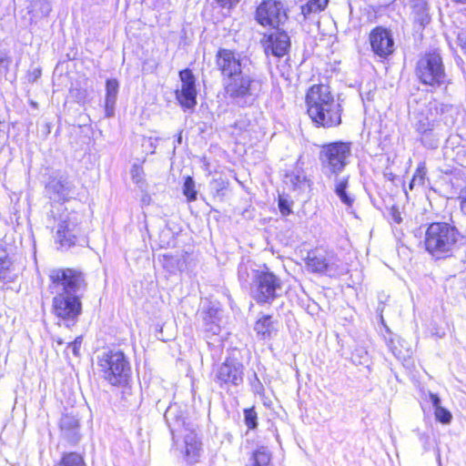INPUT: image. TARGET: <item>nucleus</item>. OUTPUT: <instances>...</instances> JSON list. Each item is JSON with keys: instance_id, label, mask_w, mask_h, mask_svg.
Here are the masks:
<instances>
[{"instance_id": "nucleus-11", "label": "nucleus", "mask_w": 466, "mask_h": 466, "mask_svg": "<svg viewBox=\"0 0 466 466\" xmlns=\"http://www.w3.org/2000/svg\"><path fill=\"white\" fill-rule=\"evenodd\" d=\"M306 267L313 273L325 274L329 277L342 275L346 268L333 251L315 250L308 254Z\"/></svg>"}, {"instance_id": "nucleus-20", "label": "nucleus", "mask_w": 466, "mask_h": 466, "mask_svg": "<svg viewBox=\"0 0 466 466\" xmlns=\"http://www.w3.org/2000/svg\"><path fill=\"white\" fill-rule=\"evenodd\" d=\"M271 459L270 451L267 447L260 446L249 454L246 466H273Z\"/></svg>"}, {"instance_id": "nucleus-9", "label": "nucleus", "mask_w": 466, "mask_h": 466, "mask_svg": "<svg viewBox=\"0 0 466 466\" xmlns=\"http://www.w3.org/2000/svg\"><path fill=\"white\" fill-rule=\"evenodd\" d=\"M446 106L436 100L430 101L424 109L416 116L414 127L420 135L421 143L428 147H436L438 139L432 137L437 116L444 112Z\"/></svg>"}, {"instance_id": "nucleus-10", "label": "nucleus", "mask_w": 466, "mask_h": 466, "mask_svg": "<svg viewBox=\"0 0 466 466\" xmlns=\"http://www.w3.org/2000/svg\"><path fill=\"white\" fill-rule=\"evenodd\" d=\"M82 220L83 215L76 211H69L60 215L55 239L62 248L67 249L77 244L83 233L81 228Z\"/></svg>"}, {"instance_id": "nucleus-4", "label": "nucleus", "mask_w": 466, "mask_h": 466, "mask_svg": "<svg viewBox=\"0 0 466 466\" xmlns=\"http://www.w3.org/2000/svg\"><path fill=\"white\" fill-rule=\"evenodd\" d=\"M97 366L101 376L114 386L126 384L130 377L129 361L120 350H107L99 354Z\"/></svg>"}, {"instance_id": "nucleus-25", "label": "nucleus", "mask_w": 466, "mask_h": 466, "mask_svg": "<svg viewBox=\"0 0 466 466\" xmlns=\"http://www.w3.org/2000/svg\"><path fill=\"white\" fill-rule=\"evenodd\" d=\"M60 427L67 438L74 441L76 440L77 429L79 427V420L76 416L73 414H65L61 418Z\"/></svg>"}, {"instance_id": "nucleus-33", "label": "nucleus", "mask_w": 466, "mask_h": 466, "mask_svg": "<svg viewBox=\"0 0 466 466\" xmlns=\"http://www.w3.org/2000/svg\"><path fill=\"white\" fill-rule=\"evenodd\" d=\"M245 423L247 427L253 430L257 427V412L254 408L244 410Z\"/></svg>"}, {"instance_id": "nucleus-24", "label": "nucleus", "mask_w": 466, "mask_h": 466, "mask_svg": "<svg viewBox=\"0 0 466 466\" xmlns=\"http://www.w3.org/2000/svg\"><path fill=\"white\" fill-rule=\"evenodd\" d=\"M15 278L14 265L8 258L7 252L5 249H0V279L11 282Z\"/></svg>"}, {"instance_id": "nucleus-1", "label": "nucleus", "mask_w": 466, "mask_h": 466, "mask_svg": "<svg viewBox=\"0 0 466 466\" xmlns=\"http://www.w3.org/2000/svg\"><path fill=\"white\" fill-rule=\"evenodd\" d=\"M50 289L55 294L52 300L54 315L66 327L74 326L82 313L81 293L86 289L82 272L73 268L50 270Z\"/></svg>"}, {"instance_id": "nucleus-44", "label": "nucleus", "mask_w": 466, "mask_h": 466, "mask_svg": "<svg viewBox=\"0 0 466 466\" xmlns=\"http://www.w3.org/2000/svg\"><path fill=\"white\" fill-rule=\"evenodd\" d=\"M4 62H6V64L9 63V61L7 60L6 57H0V63H4Z\"/></svg>"}, {"instance_id": "nucleus-47", "label": "nucleus", "mask_w": 466, "mask_h": 466, "mask_svg": "<svg viewBox=\"0 0 466 466\" xmlns=\"http://www.w3.org/2000/svg\"><path fill=\"white\" fill-rule=\"evenodd\" d=\"M31 105H32L34 107H36V103H35V102H31Z\"/></svg>"}, {"instance_id": "nucleus-27", "label": "nucleus", "mask_w": 466, "mask_h": 466, "mask_svg": "<svg viewBox=\"0 0 466 466\" xmlns=\"http://www.w3.org/2000/svg\"><path fill=\"white\" fill-rule=\"evenodd\" d=\"M348 187V178H342L336 181L335 185V193L339 198L341 202L345 204L347 207H351L354 201V198L349 195L346 191Z\"/></svg>"}, {"instance_id": "nucleus-34", "label": "nucleus", "mask_w": 466, "mask_h": 466, "mask_svg": "<svg viewBox=\"0 0 466 466\" xmlns=\"http://www.w3.org/2000/svg\"><path fill=\"white\" fill-rule=\"evenodd\" d=\"M131 177L134 183L141 186L144 183V170L140 165H133L131 168Z\"/></svg>"}, {"instance_id": "nucleus-36", "label": "nucleus", "mask_w": 466, "mask_h": 466, "mask_svg": "<svg viewBox=\"0 0 466 466\" xmlns=\"http://www.w3.org/2000/svg\"><path fill=\"white\" fill-rule=\"evenodd\" d=\"M279 208L282 216H288L291 213L289 202L282 197L279 198Z\"/></svg>"}, {"instance_id": "nucleus-32", "label": "nucleus", "mask_w": 466, "mask_h": 466, "mask_svg": "<svg viewBox=\"0 0 466 466\" xmlns=\"http://www.w3.org/2000/svg\"><path fill=\"white\" fill-rule=\"evenodd\" d=\"M201 445H185V457L190 463L196 462L200 456Z\"/></svg>"}, {"instance_id": "nucleus-2", "label": "nucleus", "mask_w": 466, "mask_h": 466, "mask_svg": "<svg viewBox=\"0 0 466 466\" xmlns=\"http://www.w3.org/2000/svg\"><path fill=\"white\" fill-rule=\"evenodd\" d=\"M306 106L309 116L318 126L332 127L341 122V105L326 85H313L309 88Z\"/></svg>"}, {"instance_id": "nucleus-45", "label": "nucleus", "mask_w": 466, "mask_h": 466, "mask_svg": "<svg viewBox=\"0 0 466 466\" xmlns=\"http://www.w3.org/2000/svg\"><path fill=\"white\" fill-rule=\"evenodd\" d=\"M453 2H456V3H460V4H464L466 3V0H452Z\"/></svg>"}, {"instance_id": "nucleus-29", "label": "nucleus", "mask_w": 466, "mask_h": 466, "mask_svg": "<svg viewBox=\"0 0 466 466\" xmlns=\"http://www.w3.org/2000/svg\"><path fill=\"white\" fill-rule=\"evenodd\" d=\"M329 0H309L302 6V13L306 15L310 13L322 11L328 5Z\"/></svg>"}, {"instance_id": "nucleus-40", "label": "nucleus", "mask_w": 466, "mask_h": 466, "mask_svg": "<svg viewBox=\"0 0 466 466\" xmlns=\"http://www.w3.org/2000/svg\"><path fill=\"white\" fill-rule=\"evenodd\" d=\"M460 199L461 212L466 216V189L461 192Z\"/></svg>"}, {"instance_id": "nucleus-5", "label": "nucleus", "mask_w": 466, "mask_h": 466, "mask_svg": "<svg viewBox=\"0 0 466 466\" xmlns=\"http://www.w3.org/2000/svg\"><path fill=\"white\" fill-rule=\"evenodd\" d=\"M250 294L258 304L272 303L283 291L282 280L268 269L251 268Z\"/></svg>"}, {"instance_id": "nucleus-31", "label": "nucleus", "mask_w": 466, "mask_h": 466, "mask_svg": "<svg viewBox=\"0 0 466 466\" xmlns=\"http://www.w3.org/2000/svg\"><path fill=\"white\" fill-rule=\"evenodd\" d=\"M426 176V169L425 167L420 166L416 171L415 174L412 177V179L410 183V189H413L415 186H422L424 184Z\"/></svg>"}, {"instance_id": "nucleus-30", "label": "nucleus", "mask_w": 466, "mask_h": 466, "mask_svg": "<svg viewBox=\"0 0 466 466\" xmlns=\"http://www.w3.org/2000/svg\"><path fill=\"white\" fill-rule=\"evenodd\" d=\"M183 194L188 201L197 199V190L195 189V181L191 177H187L183 185Z\"/></svg>"}, {"instance_id": "nucleus-18", "label": "nucleus", "mask_w": 466, "mask_h": 466, "mask_svg": "<svg viewBox=\"0 0 466 466\" xmlns=\"http://www.w3.org/2000/svg\"><path fill=\"white\" fill-rule=\"evenodd\" d=\"M72 188L73 185L66 176L52 177L46 186L49 198L55 201L66 200Z\"/></svg>"}, {"instance_id": "nucleus-46", "label": "nucleus", "mask_w": 466, "mask_h": 466, "mask_svg": "<svg viewBox=\"0 0 466 466\" xmlns=\"http://www.w3.org/2000/svg\"><path fill=\"white\" fill-rule=\"evenodd\" d=\"M181 140H182V137H181V134L178 136L177 137V142L180 144L181 143Z\"/></svg>"}, {"instance_id": "nucleus-21", "label": "nucleus", "mask_w": 466, "mask_h": 466, "mask_svg": "<svg viewBox=\"0 0 466 466\" xmlns=\"http://www.w3.org/2000/svg\"><path fill=\"white\" fill-rule=\"evenodd\" d=\"M414 20L420 25L429 23L428 0H408Z\"/></svg>"}, {"instance_id": "nucleus-39", "label": "nucleus", "mask_w": 466, "mask_h": 466, "mask_svg": "<svg viewBox=\"0 0 466 466\" xmlns=\"http://www.w3.org/2000/svg\"><path fill=\"white\" fill-rule=\"evenodd\" d=\"M245 275L247 277L249 276V273L248 272V267L247 266H241L238 268V277L241 280H244L245 282H248V279L245 278Z\"/></svg>"}, {"instance_id": "nucleus-37", "label": "nucleus", "mask_w": 466, "mask_h": 466, "mask_svg": "<svg viewBox=\"0 0 466 466\" xmlns=\"http://www.w3.org/2000/svg\"><path fill=\"white\" fill-rule=\"evenodd\" d=\"M184 443L185 445H201L199 439L198 438V435L193 431H190L188 433L185 434L184 436Z\"/></svg>"}, {"instance_id": "nucleus-22", "label": "nucleus", "mask_w": 466, "mask_h": 466, "mask_svg": "<svg viewBox=\"0 0 466 466\" xmlns=\"http://www.w3.org/2000/svg\"><path fill=\"white\" fill-rule=\"evenodd\" d=\"M118 82L116 79H108L106 83V116H112L114 114V107L116 105L117 93H118Z\"/></svg>"}, {"instance_id": "nucleus-15", "label": "nucleus", "mask_w": 466, "mask_h": 466, "mask_svg": "<svg viewBox=\"0 0 466 466\" xmlns=\"http://www.w3.org/2000/svg\"><path fill=\"white\" fill-rule=\"evenodd\" d=\"M181 81L180 90H177L176 97L181 106L191 109L197 104L196 78L190 69L179 72Z\"/></svg>"}, {"instance_id": "nucleus-41", "label": "nucleus", "mask_w": 466, "mask_h": 466, "mask_svg": "<svg viewBox=\"0 0 466 466\" xmlns=\"http://www.w3.org/2000/svg\"><path fill=\"white\" fill-rule=\"evenodd\" d=\"M217 1L223 7H226V6L231 7V6L237 5L240 0H217Z\"/></svg>"}, {"instance_id": "nucleus-14", "label": "nucleus", "mask_w": 466, "mask_h": 466, "mask_svg": "<svg viewBox=\"0 0 466 466\" xmlns=\"http://www.w3.org/2000/svg\"><path fill=\"white\" fill-rule=\"evenodd\" d=\"M215 381L220 387L241 384L243 381V365L236 360L227 359L218 368Z\"/></svg>"}, {"instance_id": "nucleus-19", "label": "nucleus", "mask_w": 466, "mask_h": 466, "mask_svg": "<svg viewBox=\"0 0 466 466\" xmlns=\"http://www.w3.org/2000/svg\"><path fill=\"white\" fill-rule=\"evenodd\" d=\"M424 400L431 403L434 408V415L438 421L442 424H449L451 420V413L441 406V399L438 395L429 391L424 394Z\"/></svg>"}, {"instance_id": "nucleus-42", "label": "nucleus", "mask_w": 466, "mask_h": 466, "mask_svg": "<svg viewBox=\"0 0 466 466\" xmlns=\"http://www.w3.org/2000/svg\"><path fill=\"white\" fill-rule=\"evenodd\" d=\"M458 43L460 46L466 51V33H460L458 35Z\"/></svg>"}, {"instance_id": "nucleus-6", "label": "nucleus", "mask_w": 466, "mask_h": 466, "mask_svg": "<svg viewBox=\"0 0 466 466\" xmlns=\"http://www.w3.org/2000/svg\"><path fill=\"white\" fill-rule=\"evenodd\" d=\"M225 90L238 105L251 106L262 91V82L247 71L230 81H226Z\"/></svg>"}, {"instance_id": "nucleus-3", "label": "nucleus", "mask_w": 466, "mask_h": 466, "mask_svg": "<svg viewBox=\"0 0 466 466\" xmlns=\"http://www.w3.org/2000/svg\"><path fill=\"white\" fill-rule=\"evenodd\" d=\"M460 232L445 222L429 225L424 237L425 249L436 258L451 257L458 247Z\"/></svg>"}, {"instance_id": "nucleus-38", "label": "nucleus", "mask_w": 466, "mask_h": 466, "mask_svg": "<svg viewBox=\"0 0 466 466\" xmlns=\"http://www.w3.org/2000/svg\"><path fill=\"white\" fill-rule=\"evenodd\" d=\"M390 216H391V219L397 224H400L402 220L400 211L395 208H391Z\"/></svg>"}, {"instance_id": "nucleus-26", "label": "nucleus", "mask_w": 466, "mask_h": 466, "mask_svg": "<svg viewBox=\"0 0 466 466\" xmlns=\"http://www.w3.org/2000/svg\"><path fill=\"white\" fill-rule=\"evenodd\" d=\"M28 13L35 17L46 16L51 11L49 0H25Z\"/></svg>"}, {"instance_id": "nucleus-13", "label": "nucleus", "mask_w": 466, "mask_h": 466, "mask_svg": "<svg viewBox=\"0 0 466 466\" xmlns=\"http://www.w3.org/2000/svg\"><path fill=\"white\" fill-rule=\"evenodd\" d=\"M257 20L262 25L278 27L286 18V12L280 2L265 0L257 8Z\"/></svg>"}, {"instance_id": "nucleus-23", "label": "nucleus", "mask_w": 466, "mask_h": 466, "mask_svg": "<svg viewBox=\"0 0 466 466\" xmlns=\"http://www.w3.org/2000/svg\"><path fill=\"white\" fill-rule=\"evenodd\" d=\"M254 329L257 332V335L263 339H270L277 331L271 319V316L269 315L263 316L259 319L255 323Z\"/></svg>"}, {"instance_id": "nucleus-35", "label": "nucleus", "mask_w": 466, "mask_h": 466, "mask_svg": "<svg viewBox=\"0 0 466 466\" xmlns=\"http://www.w3.org/2000/svg\"><path fill=\"white\" fill-rule=\"evenodd\" d=\"M81 344H82V337L78 336V337H76L74 341L68 343V346L66 348V351L67 350H71L72 354L75 357H79Z\"/></svg>"}, {"instance_id": "nucleus-7", "label": "nucleus", "mask_w": 466, "mask_h": 466, "mask_svg": "<svg viewBox=\"0 0 466 466\" xmlns=\"http://www.w3.org/2000/svg\"><path fill=\"white\" fill-rule=\"evenodd\" d=\"M351 156L350 143L334 142L321 147L319 159L322 172L328 176H338L349 164Z\"/></svg>"}, {"instance_id": "nucleus-8", "label": "nucleus", "mask_w": 466, "mask_h": 466, "mask_svg": "<svg viewBox=\"0 0 466 466\" xmlns=\"http://www.w3.org/2000/svg\"><path fill=\"white\" fill-rule=\"evenodd\" d=\"M416 76L423 85L439 87L447 82L442 57L437 52L422 56L417 62Z\"/></svg>"}, {"instance_id": "nucleus-16", "label": "nucleus", "mask_w": 466, "mask_h": 466, "mask_svg": "<svg viewBox=\"0 0 466 466\" xmlns=\"http://www.w3.org/2000/svg\"><path fill=\"white\" fill-rule=\"evenodd\" d=\"M370 44L374 54L380 57H387L394 50V41L390 31L380 26L370 32Z\"/></svg>"}, {"instance_id": "nucleus-43", "label": "nucleus", "mask_w": 466, "mask_h": 466, "mask_svg": "<svg viewBox=\"0 0 466 466\" xmlns=\"http://www.w3.org/2000/svg\"><path fill=\"white\" fill-rule=\"evenodd\" d=\"M172 413V408L169 407L167 411H166V414H165V417L167 419Z\"/></svg>"}, {"instance_id": "nucleus-12", "label": "nucleus", "mask_w": 466, "mask_h": 466, "mask_svg": "<svg viewBox=\"0 0 466 466\" xmlns=\"http://www.w3.org/2000/svg\"><path fill=\"white\" fill-rule=\"evenodd\" d=\"M248 60L228 49H219L216 56V65L221 72L224 83L247 72Z\"/></svg>"}, {"instance_id": "nucleus-28", "label": "nucleus", "mask_w": 466, "mask_h": 466, "mask_svg": "<svg viewBox=\"0 0 466 466\" xmlns=\"http://www.w3.org/2000/svg\"><path fill=\"white\" fill-rule=\"evenodd\" d=\"M57 466H86L83 457L76 452L65 453Z\"/></svg>"}, {"instance_id": "nucleus-17", "label": "nucleus", "mask_w": 466, "mask_h": 466, "mask_svg": "<svg viewBox=\"0 0 466 466\" xmlns=\"http://www.w3.org/2000/svg\"><path fill=\"white\" fill-rule=\"evenodd\" d=\"M263 46L268 55L271 54L272 56L281 57L289 49L290 41L286 32L277 29L268 35H265Z\"/></svg>"}]
</instances>
